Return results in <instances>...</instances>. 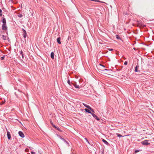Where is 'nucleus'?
Returning <instances> with one entry per match:
<instances>
[{"mask_svg":"<svg viewBox=\"0 0 154 154\" xmlns=\"http://www.w3.org/2000/svg\"><path fill=\"white\" fill-rule=\"evenodd\" d=\"M139 151V150H136L135 151V153H136Z\"/></svg>","mask_w":154,"mask_h":154,"instance_id":"nucleus-27","label":"nucleus"},{"mask_svg":"<svg viewBox=\"0 0 154 154\" xmlns=\"http://www.w3.org/2000/svg\"><path fill=\"white\" fill-rule=\"evenodd\" d=\"M32 154H35V153L34 152H31Z\"/></svg>","mask_w":154,"mask_h":154,"instance_id":"nucleus-32","label":"nucleus"},{"mask_svg":"<svg viewBox=\"0 0 154 154\" xmlns=\"http://www.w3.org/2000/svg\"><path fill=\"white\" fill-rule=\"evenodd\" d=\"M22 29L23 31V35L24 38H26L27 36L26 32V31L24 29Z\"/></svg>","mask_w":154,"mask_h":154,"instance_id":"nucleus-4","label":"nucleus"},{"mask_svg":"<svg viewBox=\"0 0 154 154\" xmlns=\"http://www.w3.org/2000/svg\"><path fill=\"white\" fill-rule=\"evenodd\" d=\"M3 24H6V20L5 18H3L2 20Z\"/></svg>","mask_w":154,"mask_h":154,"instance_id":"nucleus-14","label":"nucleus"},{"mask_svg":"<svg viewBox=\"0 0 154 154\" xmlns=\"http://www.w3.org/2000/svg\"><path fill=\"white\" fill-rule=\"evenodd\" d=\"M67 83H68V84L70 85H71V84H73V83H71L70 82V81L69 80V79L68 81H67Z\"/></svg>","mask_w":154,"mask_h":154,"instance_id":"nucleus-20","label":"nucleus"},{"mask_svg":"<svg viewBox=\"0 0 154 154\" xmlns=\"http://www.w3.org/2000/svg\"><path fill=\"white\" fill-rule=\"evenodd\" d=\"M51 57L52 59H54V53L53 52H52L51 54Z\"/></svg>","mask_w":154,"mask_h":154,"instance_id":"nucleus-11","label":"nucleus"},{"mask_svg":"<svg viewBox=\"0 0 154 154\" xmlns=\"http://www.w3.org/2000/svg\"><path fill=\"white\" fill-rule=\"evenodd\" d=\"M148 140H145L141 142V143L143 145H149L150 143L148 142Z\"/></svg>","mask_w":154,"mask_h":154,"instance_id":"nucleus-2","label":"nucleus"},{"mask_svg":"<svg viewBox=\"0 0 154 154\" xmlns=\"http://www.w3.org/2000/svg\"><path fill=\"white\" fill-rule=\"evenodd\" d=\"M116 135H117V136L118 137H122V136L121 134H119V133H117L116 134Z\"/></svg>","mask_w":154,"mask_h":154,"instance_id":"nucleus-19","label":"nucleus"},{"mask_svg":"<svg viewBox=\"0 0 154 154\" xmlns=\"http://www.w3.org/2000/svg\"><path fill=\"white\" fill-rule=\"evenodd\" d=\"M2 38L4 40H6V38H7V37L4 35H3L2 36Z\"/></svg>","mask_w":154,"mask_h":154,"instance_id":"nucleus-18","label":"nucleus"},{"mask_svg":"<svg viewBox=\"0 0 154 154\" xmlns=\"http://www.w3.org/2000/svg\"><path fill=\"white\" fill-rule=\"evenodd\" d=\"M85 139L86 140V141L89 144V143L88 141V140H87V138H85Z\"/></svg>","mask_w":154,"mask_h":154,"instance_id":"nucleus-25","label":"nucleus"},{"mask_svg":"<svg viewBox=\"0 0 154 154\" xmlns=\"http://www.w3.org/2000/svg\"><path fill=\"white\" fill-rule=\"evenodd\" d=\"M18 134L22 138H23L24 137V135L22 132L21 131H19L18 132Z\"/></svg>","mask_w":154,"mask_h":154,"instance_id":"nucleus-5","label":"nucleus"},{"mask_svg":"<svg viewBox=\"0 0 154 154\" xmlns=\"http://www.w3.org/2000/svg\"><path fill=\"white\" fill-rule=\"evenodd\" d=\"M108 50L109 51H113V49H111V48H109L108 49Z\"/></svg>","mask_w":154,"mask_h":154,"instance_id":"nucleus-29","label":"nucleus"},{"mask_svg":"<svg viewBox=\"0 0 154 154\" xmlns=\"http://www.w3.org/2000/svg\"><path fill=\"white\" fill-rule=\"evenodd\" d=\"M104 70H108L107 69H105Z\"/></svg>","mask_w":154,"mask_h":154,"instance_id":"nucleus-37","label":"nucleus"},{"mask_svg":"<svg viewBox=\"0 0 154 154\" xmlns=\"http://www.w3.org/2000/svg\"><path fill=\"white\" fill-rule=\"evenodd\" d=\"M128 64V62L127 61H126L124 62V64L125 65H127Z\"/></svg>","mask_w":154,"mask_h":154,"instance_id":"nucleus-28","label":"nucleus"},{"mask_svg":"<svg viewBox=\"0 0 154 154\" xmlns=\"http://www.w3.org/2000/svg\"><path fill=\"white\" fill-rule=\"evenodd\" d=\"M40 154H43V153H40Z\"/></svg>","mask_w":154,"mask_h":154,"instance_id":"nucleus-38","label":"nucleus"},{"mask_svg":"<svg viewBox=\"0 0 154 154\" xmlns=\"http://www.w3.org/2000/svg\"><path fill=\"white\" fill-rule=\"evenodd\" d=\"M2 28L3 30H7V27L6 26V24H3L2 25Z\"/></svg>","mask_w":154,"mask_h":154,"instance_id":"nucleus-3","label":"nucleus"},{"mask_svg":"<svg viewBox=\"0 0 154 154\" xmlns=\"http://www.w3.org/2000/svg\"><path fill=\"white\" fill-rule=\"evenodd\" d=\"M20 54L22 56V58L23 59L24 58V56H23V52L22 51H20Z\"/></svg>","mask_w":154,"mask_h":154,"instance_id":"nucleus-15","label":"nucleus"},{"mask_svg":"<svg viewBox=\"0 0 154 154\" xmlns=\"http://www.w3.org/2000/svg\"><path fill=\"white\" fill-rule=\"evenodd\" d=\"M60 138L61 140H64V138H62V137L60 136Z\"/></svg>","mask_w":154,"mask_h":154,"instance_id":"nucleus-31","label":"nucleus"},{"mask_svg":"<svg viewBox=\"0 0 154 154\" xmlns=\"http://www.w3.org/2000/svg\"><path fill=\"white\" fill-rule=\"evenodd\" d=\"M2 14H0V16H2Z\"/></svg>","mask_w":154,"mask_h":154,"instance_id":"nucleus-35","label":"nucleus"},{"mask_svg":"<svg viewBox=\"0 0 154 154\" xmlns=\"http://www.w3.org/2000/svg\"><path fill=\"white\" fill-rule=\"evenodd\" d=\"M22 15H20V16H19V17H21Z\"/></svg>","mask_w":154,"mask_h":154,"instance_id":"nucleus-36","label":"nucleus"},{"mask_svg":"<svg viewBox=\"0 0 154 154\" xmlns=\"http://www.w3.org/2000/svg\"><path fill=\"white\" fill-rule=\"evenodd\" d=\"M8 138V139L10 140L11 138V135L9 131L7 132Z\"/></svg>","mask_w":154,"mask_h":154,"instance_id":"nucleus-8","label":"nucleus"},{"mask_svg":"<svg viewBox=\"0 0 154 154\" xmlns=\"http://www.w3.org/2000/svg\"><path fill=\"white\" fill-rule=\"evenodd\" d=\"M56 128L57 130H58V131H61L60 129V128H59L56 127V128Z\"/></svg>","mask_w":154,"mask_h":154,"instance_id":"nucleus-22","label":"nucleus"},{"mask_svg":"<svg viewBox=\"0 0 154 154\" xmlns=\"http://www.w3.org/2000/svg\"><path fill=\"white\" fill-rule=\"evenodd\" d=\"M136 24L138 26L143 27H146V25H143L141 21H137L136 22Z\"/></svg>","mask_w":154,"mask_h":154,"instance_id":"nucleus-1","label":"nucleus"},{"mask_svg":"<svg viewBox=\"0 0 154 154\" xmlns=\"http://www.w3.org/2000/svg\"><path fill=\"white\" fill-rule=\"evenodd\" d=\"M102 66H103V67H104V66L103 65H102Z\"/></svg>","mask_w":154,"mask_h":154,"instance_id":"nucleus-39","label":"nucleus"},{"mask_svg":"<svg viewBox=\"0 0 154 154\" xmlns=\"http://www.w3.org/2000/svg\"><path fill=\"white\" fill-rule=\"evenodd\" d=\"M60 138L61 140H64V138H62V137L60 136Z\"/></svg>","mask_w":154,"mask_h":154,"instance_id":"nucleus-30","label":"nucleus"},{"mask_svg":"<svg viewBox=\"0 0 154 154\" xmlns=\"http://www.w3.org/2000/svg\"><path fill=\"white\" fill-rule=\"evenodd\" d=\"M93 117L95 118L96 119H97V120H99V119L98 118L97 116L95 115L94 113H91Z\"/></svg>","mask_w":154,"mask_h":154,"instance_id":"nucleus-6","label":"nucleus"},{"mask_svg":"<svg viewBox=\"0 0 154 154\" xmlns=\"http://www.w3.org/2000/svg\"><path fill=\"white\" fill-rule=\"evenodd\" d=\"M5 57L4 56H3V57H2L1 58V60H3L4 58Z\"/></svg>","mask_w":154,"mask_h":154,"instance_id":"nucleus-26","label":"nucleus"},{"mask_svg":"<svg viewBox=\"0 0 154 154\" xmlns=\"http://www.w3.org/2000/svg\"><path fill=\"white\" fill-rule=\"evenodd\" d=\"M72 154H75V153H72Z\"/></svg>","mask_w":154,"mask_h":154,"instance_id":"nucleus-41","label":"nucleus"},{"mask_svg":"<svg viewBox=\"0 0 154 154\" xmlns=\"http://www.w3.org/2000/svg\"><path fill=\"white\" fill-rule=\"evenodd\" d=\"M83 104L85 107L88 108V109H91V107L90 106H89L85 103H83Z\"/></svg>","mask_w":154,"mask_h":154,"instance_id":"nucleus-10","label":"nucleus"},{"mask_svg":"<svg viewBox=\"0 0 154 154\" xmlns=\"http://www.w3.org/2000/svg\"><path fill=\"white\" fill-rule=\"evenodd\" d=\"M50 123L51 124V125L52 126L54 127V128H56V126L55 125H54L52 122V121L51 120H50Z\"/></svg>","mask_w":154,"mask_h":154,"instance_id":"nucleus-12","label":"nucleus"},{"mask_svg":"<svg viewBox=\"0 0 154 154\" xmlns=\"http://www.w3.org/2000/svg\"><path fill=\"white\" fill-rule=\"evenodd\" d=\"M102 141L106 145L108 146L109 145V143L106 140H105V139H103Z\"/></svg>","mask_w":154,"mask_h":154,"instance_id":"nucleus-7","label":"nucleus"},{"mask_svg":"<svg viewBox=\"0 0 154 154\" xmlns=\"http://www.w3.org/2000/svg\"><path fill=\"white\" fill-rule=\"evenodd\" d=\"M63 140V141L64 142H65L67 144H68V146L69 145V143L67 141H66L65 139H64V140Z\"/></svg>","mask_w":154,"mask_h":154,"instance_id":"nucleus-21","label":"nucleus"},{"mask_svg":"<svg viewBox=\"0 0 154 154\" xmlns=\"http://www.w3.org/2000/svg\"><path fill=\"white\" fill-rule=\"evenodd\" d=\"M69 39H71V37L70 36H69L68 38V41L69 40Z\"/></svg>","mask_w":154,"mask_h":154,"instance_id":"nucleus-33","label":"nucleus"},{"mask_svg":"<svg viewBox=\"0 0 154 154\" xmlns=\"http://www.w3.org/2000/svg\"><path fill=\"white\" fill-rule=\"evenodd\" d=\"M134 50H135V48H134Z\"/></svg>","mask_w":154,"mask_h":154,"instance_id":"nucleus-40","label":"nucleus"},{"mask_svg":"<svg viewBox=\"0 0 154 154\" xmlns=\"http://www.w3.org/2000/svg\"><path fill=\"white\" fill-rule=\"evenodd\" d=\"M89 109L92 112H94V109H92V108L91 107V109Z\"/></svg>","mask_w":154,"mask_h":154,"instance_id":"nucleus-24","label":"nucleus"},{"mask_svg":"<svg viewBox=\"0 0 154 154\" xmlns=\"http://www.w3.org/2000/svg\"><path fill=\"white\" fill-rule=\"evenodd\" d=\"M72 85H73V86L76 88H79V86L78 85H77L76 84H73Z\"/></svg>","mask_w":154,"mask_h":154,"instance_id":"nucleus-16","label":"nucleus"},{"mask_svg":"<svg viewBox=\"0 0 154 154\" xmlns=\"http://www.w3.org/2000/svg\"><path fill=\"white\" fill-rule=\"evenodd\" d=\"M116 38L118 39H120V37L118 35H116Z\"/></svg>","mask_w":154,"mask_h":154,"instance_id":"nucleus-23","label":"nucleus"},{"mask_svg":"<svg viewBox=\"0 0 154 154\" xmlns=\"http://www.w3.org/2000/svg\"><path fill=\"white\" fill-rule=\"evenodd\" d=\"M85 111L86 112H88V113H91H91L90 111L88 109H85Z\"/></svg>","mask_w":154,"mask_h":154,"instance_id":"nucleus-13","label":"nucleus"},{"mask_svg":"<svg viewBox=\"0 0 154 154\" xmlns=\"http://www.w3.org/2000/svg\"><path fill=\"white\" fill-rule=\"evenodd\" d=\"M60 39L61 38L60 37H58L57 38V42L59 44H61Z\"/></svg>","mask_w":154,"mask_h":154,"instance_id":"nucleus-9","label":"nucleus"},{"mask_svg":"<svg viewBox=\"0 0 154 154\" xmlns=\"http://www.w3.org/2000/svg\"><path fill=\"white\" fill-rule=\"evenodd\" d=\"M2 12V10L1 9H0V13H1Z\"/></svg>","mask_w":154,"mask_h":154,"instance_id":"nucleus-34","label":"nucleus"},{"mask_svg":"<svg viewBox=\"0 0 154 154\" xmlns=\"http://www.w3.org/2000/svg\"><path fill=\"white\" fill-rule=\"evenodd\" d=\"M138 67H139V66H137L135 67V70H134V71L135 72H137L138 71H137V69L138 68Z\"/></svg>","mask_w":154,"mask_h":154,"instance_id":"nucleus-17","label":"nucleus"}]
</instances>
